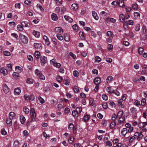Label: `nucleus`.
Masks as SVG:
<instances>
[{
  "instance_id": "obj_4",
  "label": "nucleus",
  "mask_w": 147,
  "mask_h": 147,
  "mask_svg": "<svg viewBox=\"0 0 147 147\" xmlns=\"http://www.w3.org/2000/svg\"><path fill=\"white\" fill-rule=\"evenodd\" d=\"M40 60L41 65L44 66L47 61V58L44 56H41L40 57Z\"/></svg>"
},
{
  "instance_id": "obj_34",
  "label": "nucleus",
  "mask_w": 147,
  "mask_h": 147,
  "mask_svg": "<svg viewBox=\"0 0 147 147\" xmlns=\"http://www.w3.org/2000/svg\"><path fill=\"white\" fill-rule=\"evenodd\" d=\"M72 113L74 117H77L78 116V113L76 111H72Z\"/></svg>"
},
{
  "instance_id": "obj_22",
  "label": "nucleus",
  "mask_w": 147,
  "mask_h": 147,
  "mask_svg": "<svg viewBox=\"0 0 147 147\" xmlns=\"http://www.w3.org/2000/svg\"><path fill=\"white\" fill-rule=\"evenodd\" d=\"M15 113L13 112H10L9 114V117L10 118L13 119L15 118Z\"/></svg>"
},
{
  "instance_id": "obj_32",
  "label": "nucleus",
  "mask_w": 147,
  "mask_h": 147,
  "mask_svg": "<svg viewBox=\"0 0 147 147\" xmlns=\"http://www.w3.org/2000/svg\"><path fill=\"white\" fill-rule=\"evenodd\" d=\"M125 17L124 15L122 14H121L119 15V20L121 21L122 22L125 20Z\"/></svg>"
},
{
  "instance_id": "obj_51",
  "label": "nucleus",
  "mask_w": 147,
  "mask_h": 147,
  "mask_svg": "<svg viewBox=\"0 0 147 147\" xmlns=\"http://www.w3.org/2000/svg\"><path fill=\"white\" fill-rule=\"evenodd\" d=\"M138 5L136 3H134L132 5V8L134 9H136L138 8Z\"/></svg>"
},
{
  "instance_id": "obj_36",
  "label": "nucleus",
  "mask_w": 147,
  "mask_h": 147,
  "mask_svg": "<svg viewBox=\"0 0 147 147\" xmlns=\"http://www.w3.org/2000/svg\"><path fill=\"white\" fill-rule=\"evenodd\" d=\"M90 118V116L88 115H85L84 117V121L86 122L88 121Z\"/></svg>"
},
{
  "instance_id": "obj_60",
  "label": "nucleus",
  "mask_w": 147,
  "mask_h": 147,
  "mask_svg": "<svg viewBox=\"0 0 147 147\" xmlns=\"http://www.w3.org/2000/svg\"><path fill=\"white\" fill-rule=\"evenodd\" d=\"M73 29L76 31H78V26L76 24H74L72 26Z\"/></svg>"
},
{
  "instance_id": "obj_54",
  "label": "nucleus",
  "mask_w": 147,
  "mask_h": 147,
  "mask_svg": "<svg viewBox=\"0 0 147 147\" xmlns=\"http://www.w3.org/2000/svg\"><path fill=\"white\" fill-rule=\"evenodd\" d=\"M102 99L105 100H107L108 99V97L105 94L102 95Z\"/></svg>"
},
{
  "instance_id": "obj_2",
  "label": "nucleus",
  "mask_w": 147,
  "mask_h": 147,
  "mask_svg": "<svg viewBox=\"0 0 147 147\" xmlns=\"http://www.w3.org/2000/svg\"><path fill=\"white\" fill-rule=\"evenodd\" d=\"M134 136L136 139V140H138V142L142 138L143 134H142V132H137L135 133Z\"/></svg>"
},
{
  "instance_id": "obj_38",
  "label": "nucleus",
  "mask_w": 147,
  "mask_h": 147,
  "mask_svg": "<svg viewBox=\"0 0 147 147\" xmlns=\"http://www.w3.org/2000/svg\"><path fill=\"white\" fill-rule=\"evenodd\" d=\"M26 82L29 84H33L34 82L33 80L30 78H28L27 79Z\"/></svg>"
},
{
  "instance_id": "obj_28",
  "label": "nucleus",
  "mask_w": 147,
  "mask_h": 147,
  "mask_svg": "<svg viewBox=\"0 0 147 147\" xmlns=\"http://www.w3.org/2000/svg\"><path fill=\"white\" fill-rule=\"evenodd\" d=\"M26 119L23 115L20 116V121L22 124H24L25 122Z\"/></svg>"
},
{
  "instance_id": "obj_1",
  "label": "nucleus",
  "mask_w": 147,
  "mask_h": 147,
  "mask_svg": "<svg viewBox=\"0 0 147 147\" xmlns=\"http://www.w3.org/2000/svg\"><path fill=\"white\" fill-rule=\"evenodd\" d=\"M20 37L21 42L24 44H27L28 42V38L26 36L20 34Z\"/></svg>"
},
{
  "instance_id": "obj_37",
  "label": "nucleus",
  "mask_w": 147,
  "mask_h": 147,
  "mask_svg": "<svg viewBox=\"0 0 147 147\" xmlns=\"http://www.w3.org/2000/svg\"><path fill=\"white\" fill-rule=\"evenodd\" d=\"M80 38L81 39H84V33L82 32H80L79 33Z\"/></svg>"
},
{
  "instance_id": "obj_10",
  "label": "nucleus",
  "mask_w": 147,
  "mask_h": 147,
  "mask_svg": "<svg viewBox=\"0 0 147 147\" xmlns=\"http://www.w3.org/2000/svg\"><path fill=\"white\" fill-rule=\"evenodd\" d=\"M43 37V40L45 42L46 45H49L50 44V42L48 37L45 35H44Z\"/></svg>"
},
{
  "instance_id": "obj_16",
  "label": "nucleus",
  "mask_w": 147,
  "mask_h": 147,
  "mask_svg": "<svg viewBox=\"0 0 147 147\" xmlns=\"http://www.w3.org/2000/svg\"><path fill=\"white\" fill-rule=\"evenodd\" d=\"M1 72L4 75H6L8 74L7 70L4 68L3 67L0 70Z\"/></svg>"
},
{
  "instance_id": "obj_55",
  "label": "nucleus",
  "mask_w": 147,
  "mask_h": 147,
  "mask_svg": "<svg viewBox=\"0 0 147 147\" xmlns=\"http://www.w3.org/2000/svg\"><path fill=\"white\" fill-rule=\"evenodd\" d=\"M146 103V100L145 98H142L141 100V105L142 106H144L145 105Z\"/></svg>"
},
{
  "instance_id": "obj_20",
  "label": "nucleus",
  "mask_w": 147,
  "mask_h": 147,
  "mask_svg": "<svg viewBox=\"0 0 147 147\" xmlns=\"http://www.w3.org/2000/svg\"><path fill=\"white\" fill-rule=\"evenodd\" d=\"M64 18L65 20L68 21L70 22H71L73 21L72 19L68 16L65 15L64 16Z\"/></svg>"
},
{
  "instance_id": "obj_49",
  "label": "nucleus",
  "mask_w": 147,
  "mask_h": 147,
  "mask_svg": "<svg viewBox=\"0 0 147 147\" xmlns=\"http://www.w3.org/2000/svg\"><path fill=\"white\" fill-rule=\"evenodd\" d=\"M17 28L18 30L20 31H22L23 30V28L21 25H18Z\"/></svg>"
},
{
  "instance_id": "obj_14",
  "label": "nucleus",
  "mask_w": 147,
  "mask_h": 147,
  "mask_svg": "<svg viewBox=\"0 0 147 147\" xmlns=\"http://www.w3.org/2000/svg\"><path fill=\"white\" fill-rule=\"evenodd\" d=\"M12 119L10 118H8L6 119V123L8 126H11L12 124Z\"/></svg>"
},
{
  "instance_id": "obj_40",
  "label": "nucleus",
  "mask_w": 147,
  "mask_h": 147,
  "mask_svg": "<svg viewBox=\"0 0 147 147\" xmlns=\"http://www.w3.org/2000/svg\"><path fill=\"white\" fill-rule=\"evenodd\" d=\"M69 80L67 79H64L63 80L64 84L66 85H68L69 84Z\"/></svg>"
},
{
  "instance_id": "obj_44",
  "label": "nucleus",
  "mask_w": 147,
  "mask_h": 147,
  "mask_svg": "<svg viewBox=\"0 0 147 147\" xmlns=\"http://www.w3.org/2000/svg\"><path fill=\"white\" fill-rule=\"evenodd\" d=\"M134 104L137 107H139L141 105L140 102L138 100H136L134 102Z\"/></svg>"
},
{
  "instance_id": "obj_3",
  "label": "nucleus",
  "mask_w": 147,
  "mask_h": 147,
  "mask_svg": "<svg viewBox=\"0 0 147 147\" xmlns=\"http://www.w3.org/2000/svg\"><path fill=\"white\" fill-rule=\"evenodd\" d=\"M129 142L130 144H134V146H135L137 144L138 141L134 136L130 138L129 139Z\"/></svg>"
},
{
  "instance_id": "obj_26",
  "label": "nucleus",
  "mask_w": 147,
  "mask_h": 147,
  "mask_svg": "<svg viewBox=\"0 0 147 147\" xmlns=\"http://www.w3.org/2000/svg\"><path fill=\"white\" fill-rule=\"evenodd\" d=\"M56 36L58 39L60 40H62L63 39V36L60 34H57Z\"/></svg>"
},
{
  "instance_id": "obj_57",
  "label": "nucleus",
  "mask_w": 147,
  "mask_h": 147,
  "mask_svg": "<svg viewBox=\"0 0 147 147\" xmlns=\"http://www.w3.org/2000/svg\"><path fill=\"white\" fill-rule=\"evenodd\" d=\"M53 65L57 68H59L61 66V64L60 63L56 62L55 63H54Z\"/></svg>"
},
{
  "instance_id": "obj_13",
  "label": "nucleus",
  "mask_w": 147,
  "mask_h": 147,
  "mask_svg": "<svg viewBox=\"0 0 147 147\" xmlns=\"http://www.w3.org/2000/svg\"><path fill=\"white\" fill-rule=\"evenodd\" d=\"M21 92V89L19 88H16L14 91V93L15 95H19Z\"/></svg>"
},
{
  "instance_id": "obj_53",
  "label": "nucleus",
  "mask_w": 147,
  "mask_h": 147,
  "mask_svg": "<svg viewBox=\"0 0 147 147\" xmlns=\"http://www.w3.org/2000/svg\"><path fill=\"white\" fill-rule=\"evenodd\" d=\"M140 25L138 24L135 27V29L136 31H138L140 30Z\"/></svg>"
},
{
  "instance_id": "obj_64",
  "label": "nucleus",
  "mask_w": 147,
  "mask_h": 147,
  "mask_svg": "<svg viewBox=\"0 0 147 147\" xmlns=\"http://www.w3.org/2000/svg\"><path fill=\"white\" fill-rule=\"evenodd\" d=\"M106 145L109 147H110L112 146V143L110 141H107L106 143Z\"/></svg>"
},
{
  "instance_id": "obj_25",
  "label": "nucleus",
  "mask_w": 147,
  "mask_h": 147,
  "mask_svg": "<svg viewBox=\"0 0 147 147\" xmlns=\"http://www.w3.org/2000/svg\"><path fill=\"white\" fill-rule=\"evenodd\" d=\"M23 111L26 113L27 114L30 111L29 109L26 106H25L23 108Z\"/></svg>"
},
{
  "instance_id": "obj_45",
  "label": "nucleus",
  "mask_w": 147,
  "mask_h": 147,
  "mask_svg": "<svg viewBox=\"0 0 147 147\" xmlns=\"http://www.w3.org/2000/svg\"><path fill=\"white\" fill-rule=\"evenodd\" d=\"M142 32L143 34H145L146 32V26H142Z\"/></svg>"
},
{
  "instance_id": "obj_29",
  "label": "nucleus",
  "mask_w": 147,
  "mask_h": 147,
  "mask_svg": "<svg viewBox=\"0 0 147 147\" xmlns=\"http://www.w3.org/2000/svg\"><path fill=\"white\" fill-rule=\"evenodd\" d=\"M94 59L95 62L99 63L100 62L101 60V58L98 56H96Z\"/></svg>"
},
{
  "instance_id": "obj_27",
  "label": "nucleus",
  "mask_w": 147,
  "mask_h": 147,
  "mask_svg": "<svg viewBox=\"0 0 147 147\" xmlns=\"http://www.w3.org/2000/svg\"><path fill=\"white\" fill-rule=\"evenodd\" d=\"M34 54L36 58L38 59L39 58L40 56V54L39 52L38 51H36Z\"/></svg>"
},
{
  "instance_id": "obj_39",
  "label": "nucleus",
  "mask_w": 147,
  "mask_h": 147,
  "mask_svg": "<svg viewBox=\"0 0 147 147\" xmlns=\"http://www.w3.org/2000/svg\"><path fill=\"white\" fill-rule=\"evenodd\" d=\"M55 3L57 5H59L62 4V0H54Z\"/></svg>"
},
{
  "instance_id": "obj_9",
  "label": "nucleus",
  "mask_w": 147,
  "mask_h": 147,
  "mask_svg": "<svg viewBox=\"0 0 147 147\" xmlns=\"http://www.w3.org/2000/svg\"><path fill=\"white\" fill-rule=\"evenodd\" d=\"M34 47L38 49H42V46L41 44L35 43L34 45Z\"/></svg>"
},
{
  "instance_id": "obj_19",
  "label": "nucleus",
  "mask_w": 147,
  "mask_h": 147,
  "mask_svg": "<svg viewBox=\"0 0 147 147\" xmlns=\"http://www.w3.org/2000/svg\"><path fill=\"white\" fill-rule=\"evenodd\" d=\"M51 17L52 19L54 21H56L58 19V17L57 15L54 13L52 14Z\"/></svg>"
},
{
  "instance_id": "obj_62",
  "label": "nucleus",
  "mask_w": 147,
  "mask_h": 147,
  "mask_svg": "<svg viewBox=\"0 0 147 147\" xmlns=\"http://www.w3.org/2000/svg\"><path fill=\"white\" fill-rule=\"evenodd\" d=\"M123 111H119L118 112L117 114V117H122L123 115Z\"/></svg>"
},
{
  "instance_id": "obj_24",
  "label": "nucleus",
  "mask_w": 147,
  "mask_h": 147,
  "mask_svg": "<svg viewBox=\"0 0 147 147\" xmlns=\"http://www.w3.org/2000/svg\"><path fill=\"white\" fill-rule=\"evenodd\" d=\"M107 91L109 93H111L113 92L114 90L111 87H108L107 88Z\"/></svg>"
},
{
  "instance_id": "obj_30",
  "label": "nucleus",
  "mask_w": 147,
  "mask_h": 147,
  "mask_svg": "<svg viewBox=\"0 0 147 147\" xmlns=\"http://www.w3.org/2000/svg\"><path fill=\"white\" fill-rule=\"evenodd\" d=\"M31 121L32 122L35 121L36 119V114L31 115Z\"/></svg>"
},
{
  "instance_id": "obj_47",
  "label": "nucleus",
  "mask_w": 147,
  "mask_h": 147,
  "mask_svg": "<svg viewBox=\"0 0 147 147\" xmlns=\"http://www.w3.org/2000/svg\"><path fill=\"white\" fill-rule=\"evenodd\" d=\"M57 80L58 82L60 83L62 80V78L59 76H58L57 77Z\"/></svg>"
},
{
  "instance_id": "obj_12",
  "label": "nucleus",
  "mask_w": 147,
  "mask_h": 147,
  "mask_svg": "<svg viewBox=\"0 0 147 147\" xmlns=\"http://www.w3.org/2000/svg\"><path fill=\"white\" fill-rule=\"evenodd\" d=\"M32 34L35 37L38 38L40 35V33L39 32H38L34 30L32 32Z\"/></svg>"
},
{
  "instance_id": "obj_63",
  "label": "nucleus",
  "mask_w": 147,
  "mask_h": 147,
  "mask_svg": "<svg viewBox=\"0 0 147 147\" xmlns=\"http://www.w3.org/2000/svg\"><path fill=\"white\" fill-rule=\"evenodd\" d=\"M144 49L142 47H140L138 49V52L140 54L142 53Z\"/></svg>"
},
{
  "instance_id": "obj_56",
  "label": "nucleus",
  "mask_w": 147,
  "mask_h": 147,
  "mask_svg": "<svg viewBox=\"0 0 147 147\" xmlns=\"http://www.w3.org/2000/svg\"><path fill=\"white\" fill-rule=\"evenodd\" d=\"M75 127L72 123H69L68 125L69 129H75Z\"/></svg>"
},
{
  "instance_id": "obj_33",
  "label": "nucleus",
  "mask_w": 147,
  "mask_h": 147,
  "mask_svg": "<svg viewBox=\"0 0 147 147\" xmlns=\"http://www.w3.org/2000/svg\"><path fill=\"white\" fill-rule=\"evenodd\" d=\"M38 99L41 104H43L45 102L44 99L40 96H38Z\"/></svg>"
},
{
  "instance_id": "obj_41",
  "label": "nucleus",
  "mask_w": 147,
  "mask_h": 147,
  "mask_svg": "<svg viewBox=\"0 0 147 147\" xmlns=\"http://www.w3.org/2000/svg\"><path fill=\"white\" fill-rule=\"evenodd\" d=\"M15 69L18 72H20L22 70V68L18 66H16L15 67Z\"/></svg>"
},
{
  "instance_id": "obj_17",
  "label": "nucleus",
  "mask_w": 147,
  "mask_h": 147,
  "mask_svg": "<svg viewBox=\"0 0 147 147\" xmlns=\"http://www.w3.org/2000/svg\"><path fill=\"white\" fill-rule=\"evenodd\" d=\"M92 16L94 19L96 20H98L99 17L97 15V13L95 11H93L92 12Z\"/></svg>"
},
{
  "instance_id": "obj_48",
  "label": "nucleus",
  "mask_w": 147,
  "mask_h": 147,
  "mask_svg": "<svg viewBox=\"0 0 147 147\" xmlns=\"http://www.w3.org/2000/svg\"><path fill=\"white\" fill-rule=\"evenodd\" d=\"M74 138L73 137H70L68 139V142H69L70 144H71L74 141Z\"/></svg>"
},
{
  "instance_id": "obj_31",
  "label": "nucleus",
  "mask_w": 147,
  "mask_h": 147,
  "mask_svg": "<svg viewBox=\"0 0 147 147\" xmlns=\"http://www.w3.org/2000/svg\"><path fill=\"white\" fill-rule=\"evenodd\" d=\"M102 106L105 109H107L108 107V105L106 102H103L102 103Z\"/></svg>"
},
{
  "instance_id": "obj_18",
  "label": "nucleus",
  "mask_w": 147,
  "mask_h": 147,
  "mask_svg": "<svg viewBox=\"0 0 147 147\" xmlns=\"http://www.w3.org/2000/svg\"><path fill=\"white\" fill-rule=\"evenodd\" d=\"M117 4L120 7H123L124 6L123 0H117Z\"/></svg>"
},
{
  "instance_id": "obj_7",
  "label": "nucleus",
  "mask_w": 147,
  "mask_h": 147,
  "mask_svg": "<svg viewBox=\"0 0 147 147\" xmlns=\"http://www.w3.org/2000/svg\"><path fill=\"white\" fill-rule=\"evenodd\" d=\"M55 31L56 33H63V30L60 27H56L55 28Z\"/></svg>"
},
{
  "instance_id": "obj_8",
  "label": "nucleus",
  "mask_w": 147,
  "mask_h": 147,
  "mask_svg": "<svg viewBox=\"0 0 147 147\" xmlns=\"http://www.w3.org/2000/svg\"><path fill=\"white\" fill-rule=\"evenodd\" d=\"M117 102L118 103V105L121 108H123L125 106L124 105V102L122 100L119 99L117 100Z\"/></svg>"
},
{
  "instance_id": "obj_11",
  "label": "nucleus",
  "mask_w": 147,
  "mask_h": 147,
  "mask_svg": "<svg viewBox=\"0 0 147 147\" xmlns=\"http://www.w3.org/2000/svg\"><path fill=\"white\" fill-rule=\"evenodd\" d=\"M100 77H96L94 80V82L95 84L98 85L100 83Z\"/></svg>"
},
{
  "instance_id": "obj_15",
  "label": "nucleus",
  "mask_w": 147,
  "mask_h": 147,
  "mask_svg": "<svg viewBox=\"0 0 147 147\" xmlns=\"http://www.w3.org/2000/svg\"><path fill=\"white\" fill-rule=\"evenodd\" d=\"M22 25V26L24 27H29L30 26V24L27 22H22L21 23Z\"/></svg>"
},
{
  "instance_id": "obj_58",
  "label": "nucleus",
  "mask_w": 147,
  "mask_h": 147,
  "mask_svg": "<svg viewBox=\"0 0 147 147\" xmlns=\"http://www.w3.org/2000/svg\"><path fill=\"white\" fill-rule=\"evenodd\" d=\"M3 53L4 55L6 56H9L11 55L10 52L8 51H5Z\"/></svg>"
},
{
  "instance_id": "obj_35",
  "label": "nucleus",
  "mask_w": 147,
  "mask_h": 147,
  "mask_svg": "<svg viewBox=\"0 0 147 147\" xmlns=\"http://www.w3.org/2000/svg\"><path fill=\"white\" fill-rule=\"evenodd\" d=\"M73 74L74 76L75 77H78L79 76L78 72L77 70H75L73 71Z\"/></svg>"
},
{
  "instance_id": "obj_5",
  "label": "nucleus",
  "mask_w": 147,
  "mask_h": 147,
  "mask_svg": "<svg viewBox=\"0 0 147 147\" xmlns=\"http://www.w3.org/2000/svg\"><path fill=\"white\" fill-rule=\"evenodd\" d=\"M138 126L140 128L142 129H147V123H140L138 124Z\"/></svg>"
},
{
  "instance_id": "obj_52",
  "label": "nucleus",
  "mask_w": 147,
  "mask_h": 147,
  "mask_svg": "<svg viewBox=\"0 0 147 147\" xmlns=\"http://www.w3.org/2000/svg\"><path fill=\"white\" fill-rule=\"evenodd\" d=\"M121 133L124 136H125L127 133V129H123V130L121 131Z\"/></svg>"
},
{
  "instance_id": "obj_6",
  "label": "nucleus",
  "mask_w": 147,
  "mask_h": 147,
  "mask_svg": "<svg viewBox=\"0 0 147 147\" xmlns=\"http://www.w3.org/2000/svg\"><path fill=\"white\" fill-rule=\"evenodd\" d=\"M3 88L4 92L5 94L7 93L9 91V88L6 84H4L3 85Z\"/></svg>"
},
{
  "instance_id": "obj_43",
  "label": "nucleus",
  "mask_w": 147,
  "mask_h": 147,
  "mask_svg": "<svg viewBox=\"0 0 147 147\" xmlns=\"http://www.w3.org/2000/svg\"><path fill=\"white\" fill-rule=\"evenodd\" d=\"M107 35L108 37H113V34L111 31H108L107 33Z\"/></svg>"
},
{
  "instance_id": "obj_23",
  "label": "nucleus",
  "mask_w": 147,
  "mask_h": 147,
  "mask_svg": "<svg viewBox=\"0 0 147 147\" xmlns=\"http://www.w3.org/2000/svg\"><path fill=\"white\" fill-rule=\"evenodd\" d=\"M113 80V78L111 76H109L106 79V82L107 83L110 82L112 81Z\"/></svg>"
},
{
  "instance_id": "obj_61",
  "label": "nucleus",
  "mask_w": 147,
  "mask_h": 147,
  "mask_svg": "<svg viewBox=\"0 0 147 147\" xmlns=\"http://www.w3.org/2000/svg\"><path fill=\"white\" fill-rule=\"evenodd\" d=\"M30 113L31 115H35L36 113L35 112V111L33 108H32L31 109L30 111Z\"/></svg>"
},
{
  "instance_id": "obj_42",
  "label": "nucleus",
  "mask_w": 147,
  "mask_h": 147,
  "mask_svg": "<svg viewBox=\"0 0 147 147\" xmlns=\"http://www.w3.org/2000/svg\"><path fill=\"white\" fill-rule=\"evenodd\" d=\"M71 8L74 10H76L78 8L77 5L76 4H73L71 6Z\"/></svg>"
},
{
  "instance_id": "obj_21",
  "label": "nucleus",
  "mask_w": 147,
  "mask_h": 147,
  "mask_svg": "<svg viewBox=\"0 0 147 147\" xmlns=\"http://www.w3.org/2000/svg\"><path fill=\"white\" fill-rule=\"evenodd\" d=\"M130 111L134 115L136 114L137 113V110L136 108L134 107H131L130 109Z\"/></svg>"
},
{
  "instance_id": "obj_46",
  "label": "nucleus",
  "mask_w": 147,
  "mask_h": 147,
  "mask_svg": "<svg viewBox=\"0 0 147 147\" xmlns=\"http://www.w3.org/2000/svg\"><path fill=\"white\" fill-rule=\"evenodd\" d=\"M118 118H119V121L120 123H123L125 120V118L123 117H119Z\"/></svg>"
},
{
  "instance_id": "obj_59",
  "label": "nucleus",
  "mask_w": 147,
  "mask_h": 147,
  "mask_svg": "<svg viewBox=\"0 0 147 147\" xmlns=\"http://www.w3.org/2000/svg\"><path fill=\"white\" fill-rule=\"evenodd\" d=\"M24 3L25 4L28 5H30L31 4V2L30 1L26 0L24 1Z\"/></svg>"
},
{
  "instance_id": "obj_50",
  "label": "nucleus",
  "mask_w": 147,
  "mask_h": 147,
  "mask_svg": "<svg viewBox=\"0 0 147 147\" xmlns=\"http://www.w3.org/2000/svg\"><path fill=\"white\" fill-rule=\"evenodd\" d=\"M38 76L40 79L45 80V76L41 73L39 74Z\"/></svg>"
}]
</instances>
